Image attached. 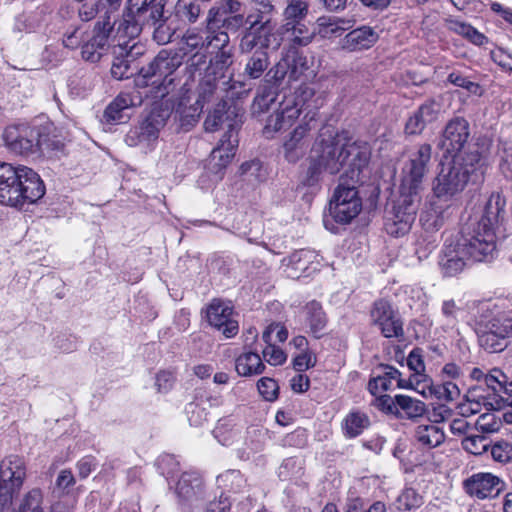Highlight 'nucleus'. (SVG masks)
Wrapping results in <instances>:
<instances>
[{
    "label": "nucleus",
    "mask_w": 512,
    "mask_h": 512,
    "mask_svg": "<svg viewBox=\"0 0 512 512\" xmlns=\"http://www.w3.org/2000/svg\"><path fill=\"white\" fill-rule=\"evenodd\" d=\"M170 115L168 107L154 106L138 126L127 132L125 143L130 147H140L144 152L152 151Z\"/></svg>",
    "instance_id": "obj_6"
},
{
    "label": "nucleus",
    "mask_w": 512,
    "mask_h": 512,
    "mask_svg": "<svg viewBox=\"0 0 512 512\" xmlns=\"http://www.w3.org/2000/svg\"><path fill=\"white\" fill-rule=\"evenodd\" d=\"M478 342L479 345L489 353L502 352L508 346V341H505L502 337L497 336V334L487 329L481 332L478 337Z\"/></svg>",
    "instance_id": "obj_50"
},
{
    "label": "nucleus",
    "mask_w": 512,
    "mask_h": 512,
    "mask_svg": "<svg viewBox=\"0 0 512 512\" xmlns=\"http://www.w3.org/2000/svg\"><path fill=\"white\" fill-rule=\"evenodd\" d=\"M370 425L369 417L359 410L350 411L342 421L341 427L345 437L355 438Z\"/></svg>",
    "instance_id": "obj_34"
},
{
    "label": "nucleus",
    "mask_w": 512,
    "mask_h": 512,
    "mask_svg": "<svg viewBox=\"0 0 512 512\" xmlns=\"http://www.w3.org/2000/svg\"><path fill=\"white\" fill-rule=\"evenodd\" d=\"M505 201L500 195H492L486 203L483 215L478 218L470 217L461 226L453 250H450V275L461 272L466 259L487 261L496 252V236L494 226L502 218Z\"/></svg>",
    "instance_id": "obj_1"
},
{
    "label": "nucleus",
    "mask_w": 512,
    "mask_h": 512,
    "mask_svg": "<svg viewBox=\"0 0 512 512\" xmlns=\"http://www.w3.org/2000/svg\"><path fill=\"white\" fill-rule=\"evenodd\" d=\"M475 431L483 433H493L500 429L502 422L500 416L495 412H487L481 414L474 421Z\"/></svg>",
    "instance_id": "obj_53"
},
{
    "label": "nucleus",
    "mask_w": 512,
    "mask_h": 512,
    "mask_svg": "<svg viewBox=\"0 0 512 512\" xmlns=\"http://www.w3.org/2000/svg\"><path fill=\"white\" fill-rule=\"evenodd\" d=\"M181 65L177 54L170 55L161 51L152 62L141 68L140 73L145 80V85H152L161 96L170 92V86L174 82L172 74Z\"/></svg>",
    "instance_id": "obj_9"
},
{
    "label": "nucleus",
    "mask_w": 512,
    "mask_h": 512,
    "mask_svg": "<svg viewBox=\"0 0 512 512\" xmlns=\"http://www.w3.org/2000/svg\"><path fill=\"white\" fill-rule=\"evenodd\" d=\"M248 335L250 336V339L252 342H254L257 337V331L255 328H250L247 331ZM249 340V337L246 338L245 347H249L250 350L247 352H244L243 354L239 355L236 358L235 361V369L237 373L240 376H252V375H259L263 373L265 370V365L262 363V359L257 353L256 349L252 350V347L250 344L247 343Z\"/></svg>",
    "instance_id": "obj_23"
},
{
    "label": "nucleus",
    "mask_w": 512,
    "mask_h": 512,
    "mask_svg": "<svg viewBox=\"0 0 512 512\" xmlns=\"http://www.w3.org/2000/svg\"><path fill=\"white\" fill-rule=\"evenodd\" d=\"M450 30L455 31L475 45L482 46L488 43V38L484 34L467 23L450 19Z\"/></svg>",
    "instance_id": "obj_47"
},
{
    "label": "nucleus",
    "mask_w": 512,
    "mask_h": 512,
    "mask_svg": "<svg viewBox=\"0 0 512 512\" xmlns=\"http://www.w3.org/2000/svg\"><path fill=\"white\" fill-rule=\"evenodd\" d=\"M284 28L286 33L289 34L290 41L298 46L308 45L312 41L315 34L314 31H311L301 21H296L295 23L286 22Z\"/></svg>",
    "instance_id": "obj_44"
},
{
    "label": "nucleus",
    "mask_w": 512,
    "mask_h": 512,
    "mask_svg": "<svg viewBox=\"0 0 512 512\" xmlns=\"http://www.w3.org/2000/svg\"><path fill=\"white\" fill-rule=\"evenodd\" d=\"M203 109L197 103L188 105L184 100L180 101L176 109L180 127L186 132L190 131L198 123Z\"/></svg>",
    "instance_id": "obj_36"
},
{
    "label": "nucleus",
    "mask_w": 512,
    "mask_h": 512,
    "mask_svg": "<svg viewBox=\"0 0 512 512\" xmlns=\"http://www.w3.org/2000/svg\"><path fill=\"white\" fill-rule=\"evenodd\" d=\"M430 158L431 146L423 144L411 156L409 163L403 169L402 187L409 194L416 192L426 172V166Z\"/></svg>",
    "instance_id": "obj_19"
},
{
    "label": "nucleus",
    "mask_w": 512,
    "mask_h": 512,
    "mask_svg": "<svg viewBox=\"0 0 512 512\" xmlns=\"http://www.w3.org/2000/svg\"><path fill=\"white\" fill-rule=\"evenodd\" d=\"M230 125V131H226L219 144L211 151L209 166L212 171L219 173L228 166L235 155L238 146L237 135H233V125Z\"/></svg>",
    "instance_id": "obj_21"
},
{
    "label": "nucleus",
    "mask_w": 512,
    "mask_h": 512,
    "mask_svg": "<svg viewBox=\"0 0 512 512\" xmlns=\"http://www.w3.org/2000/svg\"><path fill=\"white\" fill-rule=\"evenodd\" d=\"M218 90V76L212 74L211 72H206L198 84L197 99L195 103L204 108L205 104H208L214 100H220Z\"/></svg>",
    "instance_id": "obj_32"
},
{
    "label": "nucleus",
    "mask_w": 512,
    "mask_h": 512,
    "mask_svg": "<svg viewBox=\"0 0 512 512\" xmlns=\"http://www.w3.org/2000/svg\"><path fill=\"white\" fill-rule=\"evenodd\" d=\"M202 478L197 472H184L176 485V494L183 501H189L198 495Z\"/></svg>",
    "instance_id": "obj_33"
},
{
    "label": "nucleus",
    "mask_w": 512,
    "mask_h": 512,
    "mask_svg": "<svg viewBox=\"0 0 512 512\" xmlns=\"http://www.w3.org/2000/svg\"><path fill=\"white\" fill-rule=\"evenodd\" d=\"M251 12L246 17L249 24L271 23L276 13L275 6L271 0H250Z\"/></svg>",
    "instance_id": "obj_35"
},
{
    "label": "nucleus",
    "mask_w": 512,
    "mask_h": 512,
    "mask_svg": "<svg viewBox=\"0 0 512 512\" xmlns=\"http://www.w3.org/2000/svg\"><path fill=\"white\" fill-rule=\"evenodd\" d=\"M133 105L135 103L132 96L121 93L106 107L103 118L107 123H122L127 118L124 111Z\"/></svg>",
    "instance_id": "obj_31"
},
{
    "label": "nucleus",
    "mask_w": 512,
    "mask_h": 512,
    "mask_svg": "<svg viewBox=\"0 0 512 512\" xmlns=\"http://www.w3.org/2000/svg\"><path fill=\"white\" fill-rule=\"evenodd\" d=\"M262 354L264 360L273 366L281 365L287 359V355L285 354V352L281 348L275 346V344H273L272 342L266 344V347L263 349Z\"/></svg>",
    "instance_id": "obj_62"
},
{
    "label": "nucleus",
    "mask_w": 512,
    "mask_h": 512,
    "mask_svg": "<svg viewBox=\"0 0 512 512\" xmlns=\"http://www.w3.org/2000/svg\"><path fill=\"white\" fill-rule=\"evenodd\" d=\"M430 393L440 401L434 403L431 419L434 423L444 422L448 417V408L446 402L448 401V383L445 382L441 386L430 388Z\"/></svg>",
    "instance_id": "obj_43"
},
{
    "label": "nucleus",
    "mask_w": 512,
    "mask_h": 512,
    "mask_svg": "<svg viewBox=\"0 0 512 512\" xmlns=\"http://www.w3.org/2000/svg\"><path fill=\"white\" fill-rule=\"evenodd\" d=\"M507 376L497 368L489 371L484 376V385L488 390H491L494 396L500 397L503 392H507Z\"/></svg>",
    "instance_id": "obj_48"
},
{
    "label": "nucleus",
    "mask_w": 512,
    "mask_h": 512,
    "mask_svg": "<svg viewBox=\"0 0 512 512\" xmlns=\"http://www.w3.org/2000/svg\"><path fill=\"white\" fill-rule=\"evenodd\" d=\"M467 494L477 499L495 498L504 488V482L489 472L475 473L463 481Z\"/></svg>",
    "instance_id": "obj_18"
},
{
    "label": "nucleus",
    "mask_w": 512,
    "mask_h": 512,
    "mask_svg": "<svg viewBox=\"0 0 512 512\" xmlns=\"http://www.w3.org/2000/svg\"><path fill=\"white\" fill-rule=\"evenodd\" d=\"M318 33L323 38H330L333 36H340L345 30L346 27L342 26L337 22L336 18L334 19H318Z\"/></svg>",
    "instance_id": "obj_58"
},
{
    "label": "nucleus",
    "mask_w": 512,
    "mask_h": 512,
    "mask_svg": "<svg viewBox=\"0 0 512 512\" xmlns=\"http://www.w3.org/2000/svg\"><path fill=\"white\" fill-rule=\"evenodd\" d=\"M379 39L378 32L367 25L360 26L348 32L342 39V48L349 52L370 49Z\"/></svg>",
    "instance_id": "obj_24"
},
{
    "label": "nucleus",
    "mask_w": 512,
    "mask_h": 512,
    "mask_svg": "<svg viewBox=\"0 0 512 512\" xmlns=\"http://www.w3.org/2000/svg\"><path fill=\"white\" fill-rule=\"evenodd\" d=\"M213 56L210 59V65L206 72H211L214 75L221 74L233 64V46L229 45L224 49L211 53Z\"/></svg>",
    "instance_id": "obj_42"
},
{
    "label": "nucleus",
    "mask_w": 512,
    "mask_h": 512,
    "mask_svg": "<svg viewBox=\"0 0 512 512\" xmlns=\"http://www.w3.org/2000/svg\"><path fill=\"white\" fill-rule=\"evenodd\" d=\"M314 152L316 155L310 157L308 168L301 178V183L308 187L317 185L324 172L330 175L339 173V163L332 159L326 143V132L322 131L316 139Z\"/></svg>",
    "instance_id": "obj_12"
},
{
    "label": "nucleus",
    "mask_w": 512,
    "mask_h": 512,
    "mask_svg": "<svg viewBox=\"0 0 512 512\" xmlns=\"http://www.w3.org/2000/svg\"><path fill=\"white\" fill-rule=\"evenodd\" d=\"M399 509L411 510L422 504V497L413 488L405 489L397 498Z\"/></svg>",
    "instance_id": "obj_60"
},
{
    "label": "nucleus",
    "mask_w": 512,
    "mask_h": 512,
    "mask_svg": "<svg viewBox=\"0 0 512 512\" xmlns=\"http://www.w3.org/2000/svg\"><path fill=\"white\" fill-rule=\"evenodd\" d=\"M370 317L385 338L402 339L404 337L403 322L389 301L376 300L370 310Z\"/></svg>",
    "instance_id": "obj_16"
},
{
    "label": "nucleus",
    "mask_w": 512,
    "mask_h": 512,
    "mask_svg": "<svg viewBox=\"0 0 512 512\" xmlns=\"http://www.w3.org/2000/svg\"><path fill=\"white\" fill-rule=\"evenodd\" d=\"M485 329L491 331L497 336L502 337L505 341H508L512 337V318L498 316L492 318L485 325Z\"/></svg>",
    "instance_id": "obj_52"
},
{
    "label": "nucleus",
    "mask_w": 512,
    "mask_h": 512,
    "mask_svg": "<svg viewBox=\"0 0 512 512\" xmlns=\"http://www.w3.org/2000/svg\"><path fill=\"white\" fill-rule=\"evenodd\" d=\"M26 479L25 461L17 456L10 455L0 463V512L10 507L14 497L19 492Z\"/></svg>",
    "instance_id": "obj_10"
},
{
    "label": "nucleus",
    "mask_w": 512,
    "mask_h": 512,
    "mask_svg": "<svg viewBox=\"0 0 512 512\" xmlns=\"http://www.w3.org/2000/svg\"><path fill=\"white\" fill-rule=\"evenodd\" d=\"M316 112L308 111L302 122L285 138L283 154L290 163H296L306 154L310 141L311 131L317 127Z\"/></svg>",
    "instance_id": "obj_13"
},
{
    "label": "nucleus",
    "mask_w": 512,
    "mask_h": 512,
    "mask_svg": "<svg viewBox=\"0 0 512 512\" xmlns=\"http://www.w3.org/2000/svg\"><path fill=\"white\" fill-rule=\"evenodd\" d=\"M182 41V50L185 54L199 52L202 49L205 50V36L201 35L195 30H188L184 34Z\"/></svg>",
    "instance_id": "obj_57"
},
{
    "label": "nucleus",
    "mask_w": 512,
    "mask_h": 512,
    "mask_svg": "<svg viewBox=\"0 0 512 512\" xmlns=\"http://www.w3.org/2000/svg\"><path fill=\"white\" fill-rule=\"evenodd\" d=\"M308 6L303 1H295L290 3L285 11L284 16L287 22L295 23L301 21L302 18L307 14Z\"/></svg>",
    "instance_id": "obj_64"
},
{
    "label": "nucleus",
    "mask_w": 512,
    "mask_h": 512,
    "mask_svg": "<svg viewBox=\"0 0 512 512\" xmlns=\"http://www.w3.org/2000/svg\"><path fill=\"white\" fill-rule=\"evenodd\" d=\"M206 318L226 338L234 337L239 331L238 321L233 317V307L228 302L213 299L206 308Z\"/></svg>",
    "instance_id": "obj_17"
},
{
    "label": "nucleus",
    "mask_w": 512,
    "mask_h": 512,
    "mask_svg": "<svg viewBox=\"0 0 512 512\" xmlns=\"http://www.w3.org/2000/svg\"><path fill=\"white\" fill-rule=\"evenodd\" d=\"M248 54L243 75L250 80L265 78V74L271 64L268 51L253 50Z\"/></svg>",
    "instance_id": "obj_28"
},
{
    "label": "nucleus",
    "mask_w": 512,
    "mask_h": 512,
    "mask_svg": "<svg viewBox=\"0 0 512 512\" xmlns=\"http://www.w3.org/2000/svg\"><path fill=\"white\" fill-rule=\"evenodd\" d=\"M407 365L409 369L414 372V374L409 378L410 386L413 387L414 382H416V384H420L425 380V364L423 361L422 350L420 348H414L410 352L407 358Z\"/></svg>",
    "instance_id": "obj_46"
},
{
    "label": "nucleus",
    "mask_w": 512,
    "mask_h": 512,
    "mask_svg": "<svg viewBox=\"0 0 512 512\" xmlns=\"http://www.w3.org/2000/svg\"><path fill=\"white\" fill-rule=\"evenodd\" d=\"M288 70L289 62L285 53L277 63L268 69L265 74V83L276 88H279L285 81L290 84Z\"/></svg>",
    "instance_id": "obj_39"
},
{
    "label": "nucleus",
    "mask_w": 512,
    "mask_h": 512,
    "mask_svg": "<svg viewBox=\"0 0 512 512\" xmlns=\"http://www.w3.org/2000/svg\"><path fill=\"white\" fill-rule=\"evenodd\" d=\"M186 415L191 426H201L207 421L208 411L196 398L186 406Z\"/></svg>",
    "instance_id": "obj_54"
},
{
    "label": "nucleus",
    "mask_w": 512,
    "mask_h": 512,
    "mask_svg": "<svg viewBox=\"0 0 512 512\" xmlns=\"http://www.w3.org/2000/svg\"><path fill=\"white\" fill-rule=\"evenodd\" d=\"M450 432L457 435L461 440L463 437L475 432L474 421L470 420V418L452 416L450 417Z\"/></svg>",
    "instance_id": "obj_59"
},
{
    "label": "nucleus",
    "mask_w": 512,
    "mask_h": 512,
    "mask_svg": "<svg viewBox=\"0 0 512 512\" xmlns=\"http://www.w3.org/2000/svg\"><path fill=\"white\" fill-rule=\"evenodd\" d=\"M450 83L465 90L463 93L459 90L450 91L451 98L457 96L460 100H463V98L471 94L481 95V88L478 83L471 81L468 77L461 75L455 70L450 72Z\"/></svg>",
    "instance_id": "obj_40"
},
{
    "label": "nucleus",
    "mask_w": 512,
    "mask_h": 512,
    "mask_svg": "<svg viewBox=\"0 0 512 512\" xmlns=\"http://www.w3.org/2000/svg\"><path fill=\"white\" fill-rule=\"evenodd\" d=\"M316 257V254L311 250L301 249L293 252L288 258L283 260V263L286 262L287 276L293 279L301 277L309 269V266Z\"/></svg>",
    "instance_id": "obj_27"
},
{
    "label": "nucleus",
    "mask_w": 512,
    "mask_h": 512,
    "mask_svg": "<svg viewBox=\"0 0 512 512\" xmlns=\"http://www.w3.org/2000/svg\"><path fill=\"white\" fill-rule=\"evenodd\" d=\"M202 12L197 0H178L175 5V16L182 22L196 23Z\"/></svg>",
    "instance_id": "obj_41"
},
{
    "label": "nucleus",
    "mask_w": 512,
    "mask_h": 512,
    "mask_svg": "<svg viewBox=\"0 0 512 512\" xmlns=\"http://www.w3.org/2000/svg\"><path fill=\"white\" fill-rule=\"evenodd\" d=\"M259 393L267 401H274L278 396V384L277 382L268 377L261 378L257 383Z\"/></svg>",
    "instance_id": "obj_63"
},
{
    "label": "nucleus",
    "mask_w": 512,
    "mask_h": 512,
    "mask_svg": "<svg viewBox=\"0 0 512 512\" xmlns=\"http://www.w3.org/2000/svg\"><path fill=\"white\" fill-rule=\"evenodd\" d=\"M395 400L398 404V417H406L409 419L418 418L424 415L426 411L425 404L407 395H396Z\"/></svg>",
    "instance_id": "obj_38"
},
{
    "label": "nucleus",
    "mask_w": 512,
    "mask_h": 512,
    "mask_svg": "<svg viewBox=\"0 0 512 512\" xmlns=\"http://www.w3.org/2000/svg\"><path fill=\"white\" fill-rule=\"evenodd\" d=\"M218 10L211 8L208 11V28L205 34V51L209 54L224 49L230 44V37L225 30L212 29L210 24L215 20Z\"/></svg>",
    "instance_id": "obj_29"
},
{
    "label": "nucleus",
    "mask_w": 512,
    "mask_h": 512,
    "mask_svg": "<svg viewBox=\"0 0 512 512\" xmlns=\"http://www.w3.org/2000/svg\"><path fill=\"white\" fill-rule=\"evenodd\" d=\"M439 112L440 105L434 101L421 105L407 120L405 132L409 135L420 134L428 124L437 119Z\"/></svg>",
    "instance_id": "obj_25"
},
{
    "label": "nucleus",
    "mask_w": 512,
    "mask_h": 512,
    "mask_svg": "<svg viewBox=\"0 0 512 512\" xmlns=\"http://www.w3.org/2000/svg\"><path fill=\"white\" fill-rule=\"evenodd\" d=\"M168 18L160 0H126L116 33L119 38L134 39L143 30H152L153 26Z\"/></svg>",
    "instance_id": "obj_5"
},
{
    "label": "nucleus",
    "mask_w": 512,
    "mask_h": 512,
    "mask_svg": "<svg viewBox=\"0 0 512 512\" xmlns=\"http://www.w3.org/2000/svg\"><path fill=\"white\" fill-rule=\"evenodd\" d=\"M460 443L465 451L473 455H482L490 446L486 437L475 435L474 432L463 437Z\"/></svg>",
    "instance_id": "obj_51"
},
{
    "label": "nucleus",
    "mask_w": 512,
    "mask_h": 512,
    "mask_svg": "<svg viewBox=\"0 0 512 512\" xmlns=\"http://www.w3.org/2000/svg\"><path fill=\"white\" fill-rule=\"evenodd\" d=\"M44 132L40 126L10 125L5 129L3 139L10 152L36 159L40 157V139Z\"/></svg>",
    "instance_id": "obj_8"
},
{
    "label": "nucleus",
    "mask_w": 512,
    "mask_h": 512,
    "mask_svg": "<svg viewBox=\"0 0 512 512\" xmlns=\"http://www.w3.org/2000/svg\"><path fill=\"white\" fill-rule=\"evenodd\" d=\"M469 124L462 117L450 121V147L456 151L450 169V194L462 191L468 181L479 179L481 155L476 144L467 143Z\"/></svg>",
    "instance_id": "obj_2"
},
{
    "label": "nucleus",
    "mask_w": 512,
    "mask_h": 512,
    "mask_svg": "<svg viewBox=\"0 0 512 512\" xmlns=\"http://www.w3.org/2000/svg\"><path fill=\"white\" fill-rule=\"evenodd\" d=\"M289 62V82L299 81L309 69L307 58L296 50L286 52Z\"/></svg>",
    "instance_id": "obj_45"
},
{
    "label": "nucleus",
    "mask_w": 512,
    "mask_h": 512,
    "mask_svg": "<svg viewBox=\"0 0 512 512\" xmlns=\"http://www.w3.org/2000/svg\"><path fill=\"white\" fill-rule=\"evenodd\" d=\"M42 504V490L40 488H33L23 496L19 505V512H44Z\"/></svg>",
    "instance_id": "obj_49"
},
{
    "label": "nucleus",
    "mask_w": 512,
    "mask_h": 512,
    "mask_svg": "<svg viewBox=\"0 0 512 512\" xmlns=\"http://www.w3.org/2000/svg\"><path fill=\"white\" fill-rule=\"evenodd\" d=\"M416 440L428 447H436L445 440V433L436 424L419 425L414 434Z\"/></svg>",
    "instance_id": "obj_37"
},
{
    "label": "nucleus",
    "mask_w": 512,
    "mask_h": 512,
    "mask_svg": "<svg viewBox=\"0 0 512 512\" xmlns=\"http://www.w3.org/2000/svg\"><path fill=\"white\" fill-rule=\"evenodd\" d=\"M314 95L313 89L306 87L302 90L301 95L298 97L289 96L279 104V108L271 114L266 121L264 133L267 137L271 134L290 128L300 116L303 107L312 111L318 109V104L311 105L308 98Z\"/></svg>",
    "instance_id": "obj_7"
},
{
    "label": "nucleus",
    "mask_w": 512,
    "mask_h": 512,
    "mask_svg": "<svg viewBox=\"0 0 512 512\" xmlns=\"http://www.w3.org/2000/svg\"><path fill=\"white\" fill-rule=\"evenodd\" d=\"M326 143L334 162L339 163V172L346 168L340 178L352 183L361 181L371 158V147L365 141H351L345 134H333L327 129Z\"/></svg>",
    "instance_id": "obj_4"
},
{
    "label": "nucleus",
    "mask_w": 512,
    "mask_h": 512,
    "mask_svg": "<svg viewBox=\"0 0 512 512\" xmlns=\"http://www.w3.org/2000/svg\"><path fill=\"white\" fill-rule=\"evenodd\" d=\"M304 321L314 338L320 339L324 335L328 319L319 302L313 300L305 305Z\"/></svg>",
    "instance_id": "obj_26"
},
{
    "label": "nucleus",
    "mask_w": 512,
    "mask_h": 512,
    "mask_svg": "<svg viewBox=\"0 0 512 512\" xmlns=\"http://www.w3.org/2000/svg\"><path fill=\"white\" fill-rule=\"evenodd\" d=\"M41 129H44V135L41 136V143H40V157L45 152H51V151H60L64 147V143L61 139H59L57 136H51L52 132V125L47 124L40 126Z\"/></svg>",
    "instance_id": "obj_55"
},
{
    "label": "nucleus",
    "mask_w": 512,
    "mask_h": 512,
    "mask_svg": "<svg viewBox=\"0 0 512 512\" xmlns=\"http://www.w3.org/2000/svg\"><path fill=\"white\" fill-rule=\"evenodd\" d=\"M416 217V207L411 201L404 199L393 208L392 217L386 222V230L390 235L399 237L409 232Z\"/></svg>",
    "instance_id": "obj_20"
},
{
    "label": "nucleus",
    "mask_w": 512,
    "mask_h": 512,
    "mask_svg": "<svg viewBox=\"0 0 512 512\" xmlns=\"http://www.w3.org/2000/svg\"><path fill=\"white\" fill-rule=\"evenodd\" d=\"M116 22L109 21V17L97 20L92 35L81 46V55L85 61L96 63L109 50L111 34L114 32Z\"/></svg>",
    "instance_id": "obj_14"
},
{
    "label": "nucleus",
    "mask_w": 512,
    "mask_h": 512,
    "mask_svg": "<svg viewBox=\"0 0 512 512\" xmlns=\"http://www.w3.org/2000/svg\"><path fill=\"white\" fill-rule=\"evenodd\" d=\"M475 392L476 390L470 391L469 395L465 396V402L458 403L453 410L450 409V417L470 418L475 421L474 415L481 411L482 404L492 406L491 402H486L485 396L476 395Z\"/></svg>",
    "instance_id": "obj_30"
},
{
    "label": "nucleus",
    "mask_w": 512,
    "mask_h": 512,
    "mask_svg": "<svg viewBox=\"0 0 512 512\" xmlns=\"http://www.w3.org/2000/svg\"><path fill=\"white\" fill-rule=\"evenodd\" d=\"M280 39L274 32L271 23L249 24L240 39V53H251L253 50L277 49Z\"/></svg>",
    "instance_id": "obj_15"
},
{
    "label": "nucleus",
    "mask_w": 512,
    "mask_h": 512,
    "mask_svg": "<svg viewBox=\"0 0 512 512\" xmlns=\"http://www.w3.org/2000/svg\"><path fill=\"white\" fill-rule=\"evenodd\" d=\"M440 165L442 168L433 182V193L435 198L445 202L448 198V173H445L443 161Z\"/></svg>",
    "instance_id": "obj_61"
},
{
    "label": "nucleus",
    "mask_w": 512,
    "mask_h": 512,
    "mask_svg": "<svg viewBox=\"0 0 512 512\" xmlns=\"http://www.w3.org/2000/svg\"><path fill=\"white\" fill-rule=\"evenodd\" d=\"M340 178L338 186L329 203V214L340 224H348L362 210V200L358 195L356 183Z\"/></svg>",
    "instance_id": "obj_11"
},
{
    "label": "nucleus",
    "mask_w": 512,
    "mask_h": 512,
    "mask_svg": "<svg viewBox=\"0 0 512 512\" xmlns=\"http://www.w3.org/2000/svg\"><path fill=\"white\" fill-rule=\"evenodd\" d=\"M238 108L228 106L227 101L222 98L216 103L213 110L208 112V115L204 121V129L206 132H214L218 130L223 124L227 125V131H230V123L233 125V135H237L235 132L236 127L239 125Z\"/></svg>",
    "instance_id": "obj_22"
},
{
    "label": "nucleus",
    "mask_w": 512,
    "mask_h": 512,
    "mask_svg": "<svg viewBox=\"0 0 512 512\" xmlns=\"http://www.w3.org/2000/svg\"><path fill=\"white\" fill-rule=\"evenodd\" d=\"M44 194V182L33 169L0 162L1 204L22 207L25 203H35Z\"/></svg>",
    "instance_id": "obj_3"
},
{
    "label": "nucleus",
    "mask_w": 512,
    "mask_h": 512,
    "mask_svg": "<svg viewBox=\"0 0 512 512\" xmlns=\"http://www.w3.org/2000/svg\"><path fill=\"white\" fill-rule=\"evenodd\" d=\"M490 453L494 461L508 463L512 461V443L507 440H498L490 444Z\"/></svg>",
    "instance_id": "obj_56"
}]
</instances>
